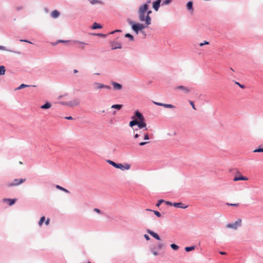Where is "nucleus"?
<instances>
[{"label": "nucleus", "instance_id": "nucleus-1", "mask_svg": "<svg viewBox=\"0 0 263 263\" xmlns=\"http://www.w3.org/2000/svg\"><path fill=\"white\" fill-rule=\"evenodd\" d=\"M151 1H148L146 4L141 5L138 9L139 20L141 22H145L146 26L151 24V17L149 14L152 13L151 10H148V4Z\"/></svg>", "mask_w": 263, "mask_h": 263}, {"label": "nucleus", "instance_id": "nucleus-2", "mask_svg": "<svg viewBox=\"0 0 263 263\" xmlns=\"http://www.w3.org/2000/svg\"><path fill=\"white\" fill-rule=\"evenodd\" d=\"M107 162L114 167L119 168L122 171L128 170L130 168V165L128 163H124V164L121 163H116L110 160H108Z\"/></svg>", "mask_w": 263, "mask_h": 263}, {"label": "nucleus", "instance_id": "nucleus-3", "mask_svg": "<svg viewBox=\"0 0 263 263\" xmlns=\"http://www.w3.org/2000/svg\"><path fill=\"white\" fill-rule=\"evenodd\" d=\"M130 24L132 25L133 30L136 32L137 34L138 33L139 31L142 30L147 26H146L145 24H142L140 23L133 24L132 22H130Z\"/></svg>", "mask_w": 263, "mask_h": 263}, {"label": "nucleus", "instance_id": "nucleus-4", "mask_svg": "<svg viewBox=\"0 0 263 263\" xmlns=\"http://www.w3.org/2000/svg\"><path fill=\"white\" fill-rule=\"evenodd\" d=\"M242 220L240 218L237 219L233 223H228L227 224V228L233 230H237L238 227L241 226Z\"/></svg>", "mask_w": 263, "mask_h": 263}, {"label": "nucleus", "instance_id": "nucleus-5", "mask_svg": "<svg viewBox=\"0 0 263 263\" xmlns=\"http://www.w3.org/2000/svg\"><path fill=\"white\" fill-rule=\"evenodd\" d=\"M62 104L66 105L70 107L76 106L79 105L80 100L78 99H75L72 101L68 102H62Z\"/></svg>", "mask_w": 263, "mask_h": 263}, {"label": "nucleus", "instance_id": "nucleus-6", "mask_svg": "<svg viewBox=\"0 0 263 263\" xmlns=\"http://www.w3.org/2000/svg\"><path fill=\"white\" fill-rule=\"evenodd\" d=\"M140 137H143L145 140H148L149 139V135L147 133H142L141 131H140L139 133H136L134 135V138L135 139H137Z\"/></svg>", "mask_w": 263, "mask_h": 263}, {"label": "nucleus", "instance_id": "nucleus-7", "mask_svg": "<svg viewBox=\"0 0 263 263\" xmlns=\"http://www.w3.org/2000/svg\"><path fill=\"white\" fill-rule=\"evenodd\" d=\"M26 181V179H15L13 182L9 184V186H16L21 184Z\"/></svg>", "mask_w": 263, "mask_h": 263}, {"label": "nucleus", "instance_id": "nucleus-8", "mask_svg": "<svg viewBox=\"0 0 263 263\" xmlns=\"http://www.w3.org/2000/svg\"><path fill=\"white\" fill-rule=\"evenodd\" d=\"M137 126L139 127V129L145 128L144 130H147V128H146V124L145 121V119L142 120H138Z\"/></svg>", "mask_w": 263, "mask_h": 263}, {"label": "nucleus", "instance_id": "nucleus-9", "mask_svg": "<svg viewBox=\"0 0 263 263\" xmlns=\"http://www.w3.org/2000/svg\"><path fill=\"white\" fill-rule=\"evenodd\" d=\"M111 49L112 50L116 49H121L122 47L121 44L118 42L114 41L111 43Z\"/></svg>", "mask_w": 263, "mask_h": 263}, {"label": "nucleus", "instance_id": "nucleus-10", "mask_svg": "<svg viewBox=\"0 0 263 263\" xmlns=\"http://www.w3.org/2000/svg\"><path fill=\"white\" fill-rule=\"evenodd\" d=\"M161 2V0H157L153 3V7L155 11H157L158 10Z\"/></svg>", "mask_w": 263, "mask_h": 263}, {"label": "nucleus", "instance_id": "nucleus-11", "mask_svg": "<svg viewBox=\"0 0 263 263\" xmlns=\"http://www.w3.org/2000/svg\"><path fill=\"white\" fill-rule=\"evenodd\" d=\"M173 206L176 208H182V209H185L187 207V205H184V204H183L181 202H175L173 203Z\"/></svg>", "mask_w": 263, "mask_h": 263}, {"label": "nucleus", "instance_id": "nucleus-12", "mask_svg": "<svg viewBox=\"0 0 263 263\" xmlns=\"http://www.w3.org/2000/svg\"><path fill=\"white\" fill-rule=\"evenodd\" d=\"M112 85L114 87V89L115 90H121L122 88V85L117 82H112Z\"/></svg>", "mask_w": 263, "mask_h": 263}, {"label": "nucleus", "instance_id": "nucleus-13", "mask_svg": "<svg viewBox=\"0 0 263 263\" xmlns=\"http://www.w3.org/2000/svg\"><path fill=\"white\" fill-rule=\"evenodd\" d=\"M73 42L74 44H79V47L80 48L82 49H84L85 48V46L86 45H87V44L85 43H84V42H80V41H73Z\"/></svg>", "mask_w": 263, "mask_h": 263}, {"label": "nucleus", "instance_id": "nucleus-14", "mask_svg": "<svg viewBox=\"0 0 263 263\" xmlns=\"http://www.w3.org/2000/svg\"><path fill=\"white\" fill-rule=\"evenodd\" d=\"M248 180V178L247 177H243L241 175H240L239 176H238V177L236 176L233 179V180L234 181H239V180Z\"/></svg>", "mask_w": 263, "mask_h": 263}, {"label": "nucleus", "instance_id": "nucleus-15", "mask_svg": "<svg viewBox=\"0 0 263 263\" xmlns=\"http://www.w3.org/2000/svg\"><path fill=\"white\" fill-rule=\"evenodd\" d=\"M176 89L182 90H183V91H184L186 93H187V92L190 91V89H189L188 88H187V87H185L184 86H177L176 87Z\"/></svg>", "mask_w": 263, "mask_h": 263}, {"label": "nucleus", "instance_id": "nucleus-16", "mask_svg": "<svg viewBox=\"0 0 263 263\" xmlns=\"http://www.w3.org/2000/svg\"><path fill=\"white\" fill-rule=\"evenodd\" d=\"M147 232L153 237H154L155 238H156L157 240H160V238L159 236L156 233L154 232L153 231H152L151 230H147Z\"/></svg>", "mask_w": 263, "mask_h": 263}, {"label": "nucleus", "instance_id": "nucleus-17", "mask_svg": "<svg viewBox=\"0 0 263 263\" xmlns=\"http://www.w3.org/2000/svg\"><path fill=\"white\" fill-rule=\"evenodd\" d=\"M3 201L4 202H7L9 205H12V204L15 203V202L16 201V199H3Z\"/></svg>", "mask_w": 263, "mask_h": 263}, {"label": "nucleus", "instance_id": "nucleus-18", "mask_svg": "<svg viewBox=\"0 0 263 263\" xmlns=\"http://www.w3.org/2000/svg\"><path fill=\"white\" fill-rule=\"evenodd\" d=\"M94 87L96 89L103 88L104 84L96 82L94 83Z\"/></svg>", "mask_w": 263, "mask_h": 263}, {"label": "nucleus", "instance_id": "nucleus-19", "mask_svg": "<svg viewBox=\"0 0 263 263\" xmlns=\"http://www.w3.org/2000/svg\"><path fill=\"white\" fill-rule=\"evenodd\" d=\"M51 15L53 18H57L60 15V13L57 10H53L51 13Z\"/></svg>", "mask_w": 263, "mask_h": 263}, {"label": "nucleus", "instance_id": "nucleus-20", "mask_svg": "<svg viewBox=\"0 0 263 263\" xmlns=\"http://www.w3.org/2000/svg\"><path fill=\"white\" fill-rule=\"evenodd\" d=\"M135 116H136V117H137L138 118V120H142L144 119L142 114L140 113V112H139L138 111H137L135 112Z\"/></svg>", "mask_w": 263, "mask_h": 263}, {"label": "nucleus", "instance_id": "nucleus-21", "mask_svg": "<svg viewBox=\"0 0 263 263\" xmlns=\"http://www.w3.org/2000/svg\"><path fill=\"white\" fill-rule=\"evenodd\" d=\"M186 8L189 10H191L192 12L193 11V3L191 1L189 2L186 4Z\"/></svg>", "mask_w": 263, "mask_h": 263}, {"label": "nucleus", "instance_id": "nucleus-22", "mask_svg": "<svg viewBox=\"0 0 263 263\" xmlns=\"http://www.w3.org/2000/svg\"><path fill=\"white\" fill-rule=\"evenodd\" d=\"M6 69L4 66H0V76H3L5 74Z\"/></svg>", "mask_w": 263, "mask_h": 263}, {"label": "nucleus", "instance_id": "nucleus-23", "mask_svg": "<svg viewBox=\"0 0 263 263\" xmlns=\"http://www.w3.org/2000/svg\"><path fill=\"white\" fill-rule=\"evenodd\" d=\"M102 26L97 23H94L92 25V28L93 29L102 28Z\"/></svg>", "mask_w": 263, "mask_h": 263}, {"label": "nucleus", "instance_id": "nucleus-24", "mask_svg": "<svg viewBox=\"0 0 263 263\" xmlns=\"http://www.w3.org/2000/svg\"><path fill=\"white\" fill-rule=\"evenodd\" d=\"M51 106V105L50 103L47 102L44 105L41 106V108L42 109H48L50 108Z\"/></svg>", "mask_w": 263, "mask_h": 263}, {"label": "nucleus", "instance_id": "nucleus-25", "mask_svg": "<svg viewBox=\"0 0 263 263\" xmlns=\"http://www.w3.org/2000/svg\"><path fill=\"white\" fill-rule=\"evenodd\" d=\"M138 120H137V119H135V120H132V121H130L129 122V126L130 127H133L134 125H137Z\"/></svg>", "mask_w": 263, "mask_h": 263}, {"label": "nucleus", "instance_id": "nucleus-26", "mask_svg": "<svg viewBox=\"0 0 263 263\" xmlns=\"http://www.w3.org/2000/svg\"><path fill=\"white\" fill-rule=\"evenodd\" d=\"M111 107L112 108H116V109H117L118 110H120L122 108V105H121V104L112 105Z\"/></svg>", "mask_w": 263, "mask_h": 263}, {"label": "nucleus", "instance_id": "nucleus-27", "mask_svg": "<svg viewBox=\"0 0 263 263\" xmlns=\"http://www.w3.org/2000/svg\"><path fill=\"white\" fill-rule=\"evenodd\" d=\"M55 187H56L57 189H59V190H61V191H64V192H66V193H69V191H68L67 190H66V189H65V188H64V187H62V186H60V185H57L55 186Z\"/></svg>", "mask_w": 263, "mask_h": 263}, {"label": "nucleus", "instance_id": "nucleus-28", "mask_svg": "<svg viewBox=\"0 0 263 263\" xmlns=\"http://www.w3.org/2000/svg\"><path fill=\"white\" fill-rule=\"evenodd\" d=\"M90 2L91 4H95L97 3L103 4V2L99 0H90Z\"/></svg>", "mask_w": 263, "mask_h": 263}, {"label": "nucleus", "instance_id": "nucleus-29", "mask_svg": "<svg viewBox=\"0 0 263 263\" xmlns=\"http://www.w3.org/2000/svg\"><path fill=\"white\" fill-rule=\"evenodd\" d=\"M162 106H164L166 108H175V106L172 104H163Z\"/></svg>", "mask_w": 263, "mask_h": 263}, {"label": "nucleus", "instance_id": "nucleus-30", "mask_svg": "<svg viewBox=\"0 0 263 263\" xmlns=\"http://www.w3.org/2000/svg\"><path fill=\"white\" fill-rule=\"evenodd\" d=\"M195 249L194 246H191V247H186L185 248V250L186 252H189L192 250H194Z\"/></svg>", "mask_w": 263, "mask_h": 263}, {"label": "nucleus", "instance_id": "nucleus-31", "mask_svg": "<svg viewBox=\"0 0 263 263\" xmlns=\"http://www.w3.org/2000/svg\"><path fill=\"white\" fill-rule=\"evenodd\" d=\"M29 86H30L29 85L22 84L18 87H17L16 88V89L19 90V89H22V88H25V87H29Z\"/></svg>", "mask_w": 263, "mask_h": 263}, {"label": "nucleus", "instance_id": "nucleus-32", "mask_svg": "<svg viewBox=\"0 0 263 263\" xmlns=\"http://www.w3.org/2000/svg\"><path fill=\"white\" fill-rule=\"evenodd\" d=\"M45 219V217L44 216H43V217H42L41 218V219H40V221L39 222V225L40 226H41L42 225V224H43V222L44 221Z\"/></svg>", "mask_w": 263, "mask_h": 263}, {"label": "nucleus", "instance_id": "nucleus-33", "mask_svg": "<svg viewBox=\"0 0 263 263\" xmlns=\"http://www.w3.org/2000/svg\"><path fill=\"white\" fill-rule=\"evenodd\" d=\"M125 37H128L130 41H133L134 40V37L133 35H132L130 34L129 33H127L125 34Z\"/></svg>", "mask_w": 263, "mask_h": 263}, {"label": "nucleus", "instance_id": "nucleus-34", "mask_svg": "<svg viewBox=\"0 0 263 263\" xmlns=\"http://www.w3.org/2000/svg\"><path fill=\"white\" fill-rule=\"evenodd\" d=\"M171 247L173 249L175 250H177L178 249V246L175 244H172L171 245Z\"/></svg>", "mask_w": 263, "mask_h": 263}, {"label": "nucleus", "instance_id": "nucleus-35", "mask_svg": "<svg viewBox=\"0 0 263 263\" xmlns=\"http://www.w3.org/2000/svg\"><path fill=\"white\" fill-rule=\"evenodd\" d=\"M254 153L263 152V148H259L253 151Z\"/></svg>", "mask_w": 263, "mask_h": 263}, {"label": "nucleus", "instance_id": "nucleus-36", "mask_svg": "<svg viewBox=\"0 0 263 263\" xmlns=\"http://www.w3.org/2000/svg\"><path fill=\"white\" fill-rule=\"evenodd\" d=\"M171 0H165L163 2L162 5H166L170 3Z\"/></svg>", "mask_w": 263, "mask_h": 263}, {"label": "nucleus", "instance_id": "nucleus-37", "mask_svg": "<svg viewBox=\"0 0 263 263\" xmlns=\"http://www.w3.org/2000/svg\"><path fill=\"white\" fill-rule=\"evenodd\" d=\"M209 42H208L207 41H204L203 43H200L199 44V46L200 47H202V46H203L204 45H209Z\"/></svg>", "mask_w": 263, "mask_h": 263}, {"label": "nucleus", "instance_id": "nucleus-38", "mask_svg": "<svg viewBox=\"0 0 263 263\" xmlns=\"http://www.w3.org/2000/svg\"><path fill=\"white\" fill-rule=\"evenodd\" d=\"M149 143L148 141H145V142H139L138 144L140 146H143V145H145V144H146L147 143Z\"/></svg>", "mask_w": 263, "mask_h": 263}, {"label": "nucleus", "instance_id": "nucleus-39", "mask_svg": "<svg viewBox=\"0 0 263 263\" xmlns=\"http://www.w3.org/2000/svg\"><path fill=\"white\" fill-rule=\"evenodd\" d=\"M227 204L229 206H238L239 205V203H227Z\"/></svg>", "mask_w": 263, "mask_h": 263}, {"label": "nucleus", "instance_id": "nucleus-40", "mask_svg": "<svg viewBox=\"0 0 263 263\" xmlns=\"http://www.w3.org/2000/svg\"><path fill=\"white\" fill-rule=\"evenodd\" d=\"M153 212L154 213V214L158 217H160L161 216V214L160 212H158V211H154Z\"/></svg>", "mask_w": 263, "mask_h": 263}, {"label": "nucleus", "instance_id": "nucleus-41", "mask_svg": "<svg viewBox=\"0 0 263 263\" xmlns=\"http://www.w3.org/2000/svg\"><path fill=\"white\" fill-rule=\"evenodd\" d=\"M23 9V7L22 6H19L15 8L16 10L20 11Z\"/></svg>", "mask_w": 263, "mask_h": 263}, {"label": "nucleus", "instance_id": "nucleus-42", "mask_svg": "<svg viewBox=\"0 0 263 263\" xmlns=\"http://www.w3.org/2000/svg\"><path fill=\"white\" fill-rule=\"evenodd\" d=\"M235 84L238 85L240 88H241L242 89H243L245 87L244 85L240 84L239 83H238L237 82H235Z\"/></svg>", "mask_w": 263, "mask_h": 263}, {"label": "nucleus", "instance_id": "nucleus-43", "mask_svg": "<svg viewBox=\"0 0 263 263\" xmlns=\"http://www.w3.org/2000/svg\"><path fill=\"white\" fill-rule=\"evenodd\" d=\"M189 102H190V104L191 105V106H192V108H193L194 109H195H195H196V108H195V105H194V102H193V101H189Z\"/></svg>", "mask_w": 263, "mask_h": 263}, {"label": "nucleus", "instance_id": "nucleus-44", "mask_svg": "<svg viewBox=\"0 0 263 263\" xmlns=\"http://www.w3.org/2000/svg\"><path fill=\"white\" fill-rule=\"evenodd\" d=\"M163 202H164V200H159L158 201V203L156 204V206H159L161 204V203H162Z\"/></svg>", "mask_w": 263, "mask_h": 263}, {"label": "nucleus", "instance_id": "nucleus-45", "mask_svg": "<svg viewBox=\"0 0 263 263\" xmlns=\"http://www.w3.org/2000/svg\"><path fill=\"white\" fill-rule=\"evenodd\" d=\"M152 252L153 253V254L155 256H157V255H158V253L156 251H155L154 250H152Z\"/></svg>", "mask_w": 263, "mask_h": 263}, {"label": "nucleus", "instance_id": "nucleus-46", "mask_svg": "<svg viewBox=\"0 0 263 263\" xmlns=\"http://www.w3.org/2000/svg\"><path fill=\"white\" fill-rule=\"evenodd\" d=\"M0 50L8 51L5 46H0Z\"/></svg>", "mask_w": 263, "mask_h": 263}, {"label": "nucleus", "instance_id": "nucleus-47", "mask_svg": "<svg viewBox=\"0 0 263 263\" xmlns=\"http://www.w3.org/2000/svg\"><path fill=\"white\" fill-rule=\"evenodd\" d=\"M121 32V30H119V29H118V30H115V31H114L111 32L110 33V34H113V33H115V32Z\"/></svg>", "mask_w": 263, "mask_h": 263}, {"label": "nucleus", "instance_id": "nucleus-48", "mask_svg": "<svg viewBox=\"0 0 263 263\" xmlns=\"http://www.w3.org/2000/svg\"><path fill=\"white\" fill-rule=\"evenodd\" d=\"M68 42L67 41H63V40H59L57 42L56 44L59 43H65Z\"/></svg>", "mask_w": 263, "mask_h": 263}, {"label": "nucleus", "instance_id": "nucleus-49", "mask_svg": "<svg viewBox=\"0 0 263 263\" xmlns=\"http://www.w3.org/2000/svg\"><path fill=\"white\" fill-rule=\"evenodd\" d=\"M103 88H106V89H110L111 87L109 86L104 85Z\"/></svg>", "mask_w": 263, "mask_h": 263}, {"label": "nucleus", "instance_id": "nucleus-50", "mask_svg": "<svg viewBox=\"0 0 263 263\" xmlns=\"http://www.w3.org/2000/svg\"><path fill=\"white\" fill-rule=\"evenodd\" d=\"M144 237L147 240H149L150 239L149 237L147 234L144 235Z\"/></svg>", "mask_w": 263, "mask_h": 263}, {"label": "nucleus", "instance_id": "nucleus-51", "mask_svg": "<svg viewBox=\"0 0 263 263\" xmlns=\"http://www.w3.org/2000/svg\"><path fill=\"white\" fill-rule=\"evenodd\" d=\"M163 246V245L162 243H159L158 245V249H161L162 248Z\"/></svg>", "mask_w": 263, "mask_h": 263}, {"label": "nucleus", "instance_id": "nucleus-52", "mask_svg": "<svg viewBox=\"0 0 263 263\" xmlns=\"http://www.w3.org/2000/svg\"><path fill=\"white\" fill-rule=\"evenodd\" d=\"M94 211H95L96 212H97L98 213H101L100 210L99 209H97V208L94 209Z\"/></svg>", "mask_w": 263, "mask_h": 263}, {"label": "nucleus", "instance_id": "nucleus-53", "mask_svg": "<svg viewBox=\"0 0 263 263\" xmlns=\"http://www.w3.org/2000/svg\"><path fill=\"white\" fill-rule=\"evenodd\" d=\"M154 103L157 105H159V106H162V105L163 103H159V102H154Z\"/></svg>", "mask_w": 263, "mask_h": 263}, {"label": "nucleus", "instance_id": "nucleus-54", "mask_svg": "<svg viewBox=\"0 0 263 263\" xmlns=\"http://www.w3.org/2000/svg\"><path fill=\"white\" fill-rule=\"evenodd\" d=\"M166 204H167V205H173V203H172V202H170V201H166Z\"/></svg>", "mask_w": 263, "mask_h": 263}, {"label": "nucleus", "instance_id": "nucleus-55", "mask_svg": "<svg viewBox=\"0 0 263 263\" xmlns=\"http://www.w3.org/2000/svg\"><path fill=\"white\" fill-rule=\"evenodd\" d=\"M49 221H50L49 218H47V219L45 221V224L46 225H48L49 224Z\"/></svg>", "mask_w": 263, "mask_h": 263}, {"label": "nucleus", "instance_id": "nucleus-56", "mask_svg": "<svg viewBox=\"0 0 263 263\" xmlns=\"http://www.w3.org/2000/svg\"><path fill=\"white\" fill-rule=\"evenodd\" d=\"M98 35L99 36H102V37H105V36H106L105 34H102V33H99V34H98Z\"/></svg>", "mask_w": 263, "mask_h": 263}, {"label": "nucleus", "instance_id": "nucleus-57", "mask_svg": "<svg viewBox=\"0 0 263 263\" xmlns=\"http://www.w3.org/2000/svg\"><path fill=\"white\" fill-rule=\"evenodd\" d=\"M65 118L67 120H72V117L71 116L65 117Z\"/></svg>", "mask_w": 263, "mask_h": 263}, {"label": "nucleus", "instance_id": "nucleus-58", "mask_svg": "<svg viewBox=\"0 0 263 263\" xmlns=\"http://www.w3.org/2000/svg\"><path fill=\"white\" fill-rule=\"evenodd\" d=\"M219 253L221 255H226V253L224 252H220Z\"/></svg>", "mask_w": 263, "mask_h": 263}, {"label": "nucleus", "instance_id": "nucleus-59", "mask_svg": "<svg viewBox=\"0 0 263 263\" xmlns=\"http://www.w3.org/2000/svg\"><path fill=\"white\" fill-rule=\"evenodd\" d=\"M21 42H27V43H31V42L28 41H26V40H21Z\"/></svg>", "mask_w": 263, "mask_h": 263}, {"label": "nucleus", "instance_id": "nucleus-60", "mask_svg": "<svg viewBox=\"0 0 263 263\" xmlns=\"http://www.w3.org/2000/svg\"><path fill=\"white\" fill-rule=\"evenodd\" d=\"M73 72H74V73H77L78 71V70H77L74 69V71H73Z\"/></svg>", "mask_w": 263, "mask_h": 263}, {"label": "nucleus", "instance_id": "nucleus-61", "mask_svg": "<svg viewBox=\"0 0 263 263\" xmlns=\"http://www.w3.org/2000/svg\"><path fill=\"white\" fill-rule=\"evenodd\" d=\"M146 210V211H152L151 210H149V209H147Z\"/></svg>", "mask_w": 263, "mask_h": 263}]
</instances>
